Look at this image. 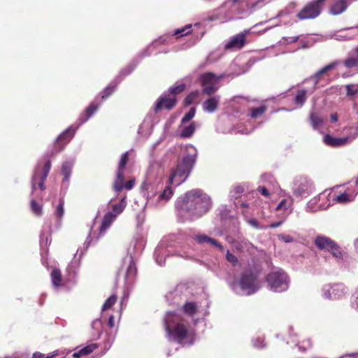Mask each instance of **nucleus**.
<instances>
[{"label":"nucleus","instance_id":"obj_1","mask_svg":"<svg viewBox=\"0 0 358 358\" xmlns=\"http://www.w3.org/2000/svg\"><path fill=\"white\" fill-rule=\"evenodd\" d=\"M210 198L202 189H194L187 192L178 201V207L184 212L200 217L211 207Z\"/></svg>","mask_w":358,"mask_h":358},{"label":"nucleus","instance_id":"obj_2","mask_svg":"<svg viewBox=\"0 0 358 358\" xmlns=\"http://www.w3.org/2000/svg\"><path fill=\"white\" fill-rule=\"evenodd\" d=\"M177 315L173 311H168L163 320L167 336L174 341L181 343L189 335L187 325L176 321Z\"/></svg>","mask_w":358,"mask_h":358},{"label":"nucleus","instance_id":"obj_3","mask_svg":"<svg viewBox=\"0 0 358 358\" xmlns=\"http://www.w3.org/2000/svg\"><path fill=\"white\" fill-rule=\"evenodd\" d=\"M194 163L195 159L193 156L187 155L185 157L182 162L177 165L176 168L171 171L168 180V184L173 185L175 178H178L179 180L177 181V184L180 185L189 176Z\"/></svg>","mask_w":358,"mask_h":358},{"label":"nucleus","instance_id":"obj_4","mask_svg":"<svg viewBox=\"0 0 358 358\" xmlns=\"http://www.w3.org/2000/svg\"><path fill=\"white\" fill-rule=\"evenodd\" d=\"M266 281L270 289L274 292H283L289 287V278L282 269L269 273L266 278Z\"/></svg>","mask_w":358,"mask_h":358},{"label":"nucleus","instance_id":"obj_5","mask_svg":"<svg viewBox=\"0 0 358 358\" xmlns=\"http://www.w3.org/2000/svg\"><path fill=\"white\" fill-rule=\"evenodd\" d=\"M327 0H313L306 3L296 14L300 20L317 18L322 13V7Z\"/></svg>","mask_w":358,"mask_h":358},{"label":"nucleus","instance_id":"obj_6","mask_svg":"<svg viewBox=\"0 0 358 358\" xmlns=\"http://www.w3.org/2000/svg\"><path fill=\"white\" fill-rule=\"evenodd\" d=\"M51 167V162L50 159L46 160L43 164L39 163L34 171L31 179V189L34 192L36 185L38 188L43 191L45 189V180H46Z\"/></svg>","mask_w":358,"mask_h":358},{"label":"nucleus","instance_id":"obj_7","mask_svg":"<svg viewBox=\"0 0 358 358\" xmlns=\"http://www.w3.org/2000/svg\"><path fill=\"white\" fill-rule=\"evenodd\" d=\"M316 247L321 250H327L337 259L343 258V253L339 245L332 239L324 236H317L314 240Z\"/></svg>","mask_w":358,"mask_h":358},{"label":"nucleus","instance_id":"obj_8","mask_svg":"<svg viewBox=\"0 0 358 358\" xmlns=\"http://www.w3.org/2000/svg\"><path fill=\"white\" fill-rule=\"evenodd\" d=\"M241 289L248 295L255 294L259 289L257 285V274L249 270L241 273L239 282Z\"/></svg>","mask_w":358,"mask_h":358},{"label":"nucleus","instance_id":"obj_9","mask_svg":"<svg viewBox=\"0 0 358 358\" xmlns=\"http://www.w3.org/2000/svg\"><path fill=\"white\" fill-rule=\"evenodd\" d=\"M324 290V296L331 300L340 299L346 294V287L343 283L329 285Z\"/></svg>","mask_w":358,"mask_h":358},{"label":"nucleus","instance_id":"obj_10","mask_svg":"<svg viewBox=\"0 0 358 358\" xmlns=\"http://www.w3.org/2000/svg\"><path fill=\"white\" fill-rule=\"evenodd\" d=\"M74 131L71 129H67L62 133L55 142L52 155H55L61 152L64 148L65 145L71 140Z\"/></svg>","mask_w":358,"mask_h":358},{"label":"nucleus","instance_id":"obj_11","mask_svg":"<svg viewBox=\"0 0 358 358\" xmlns=\"http://www.w3.org/2000/svg\"><path fill=\"white\" fill-rule=\"evenodd\" d=\"M177 103V98L174 96L164 94L161 96L155 106V111L157 113L164 108L168 110H171Z\"/></svg>","mask_w":358,"mask_h":358},{"label":"nucleus","instance_id":"obj_12","mask_svg":"<svg viewBox=\"0 0 358 358\" xmlns=\"http://www.w3.org/2000/svg\"><path fill=\"white\" fill-rule=\"evenodd\" d=\"M249 32V30H244L243 32L231 37L224 45L225 50L241 49L246 43L245 38Z\"/></svg>","mask_w":358,"mask_h":358},{"label":"nucleus","instance_id":"obj_13","mask_svg":"<svg viewBox=\"0 0 358 358\" xmlns=\"http://www.w3.org/2000/svg\"><path fill=\"white\" fill-rule=\"evenodd\" d=\"M355 137L337 138L330 134H326L324 136V142L327 145L333 148H338L345 145L348 142H351Z\"/></svg>","mask_w":358,"mask_h":358},{"label":"nucleus","instance_id":"obj_14","mask_svg":"<svg viewBox=\"0 0 358 358\" xmlns=\"http://www.w3.org/2000/svg\"><path fill=\"white\" fill-rule=\"evenodd\" d=\"M348 7L345 0H336L329 8V12L334 15H338L343 13Z\"/></svg>","mask_w":358,"mask_h":358},{"label":"nucleus","instance_id":"obj_15","mask_svg":"<svg viewBox=\"0 0 358 358\" xmlns=\"http://www.w3.org/2000/svg\"><path fill=\"white\" fill-rule=\"evenodd\" d=\"M222 78L223 75L217 76L211 72H208L202 74L200 79L201 85H206L208 84L217 85V82Z\"/></svg>","mask_w":358,"mask_h":358},{"label":"nucleus","instance_id":"obj_16","mask_svg":"<svg viewBox=\"0 0 358 358\" xmlns=\"http://www.w3.org/2000/svg\"><path fill=\"white\" fill-rule=\"evenodd\" d=\"M116 216L114 214H112V213H107L104 215L101 224L99 227V234L103 235L106 229L111 225V224L114 222L115 220Z\"/></svg>","mask_w":358,"mask_h":358},{"label":"nucleus","instance_id":"obj_17","mask_svg":"<svg viewBox=\"0 0 358 358\" xmlns=\"http://www.w3.org/2000/svg\"><path fill=\"white\" fill-rule=\"evenodd\" d=\"M98 348V345L96 343H91L87 345V346L83 348L78 351L74 352L72 355L73 358H81L84 356H87L92 352H93L95 350Z\"/></svg>","mask_w":358,"mask_h":358},{"label":"nucleus","instance_id":"obj_18","mask_svg":"<svg viewBox=\"0 0 358 358\" xmlns=\"http://www.w3.org/2000/svg\"><path fill=\"white\" fill-rule=\"evenodd\" d=\"M196 240L200 244L208 243L217 247L220 251L224 250V247L222 244L217 242V240L212 238L206 235H197L196 236Z\"/></svg>","mask_w":358,"mask_h":358},{"label":"nucleus","instance_id":"obj_19","mask_svg":"<svg viewBox=\"0 0 358 358\" xmlns=\"http://www.w3.org/2000/svg\"><path fill=\"white\" fill-rule=\"evenodd\" d=\"M218 103V98L215 96L210 97L203 102V108L208 113H213L217 110Z\"/></svg>","mask_w":358,"mask_h":358},{"label":"nucleus","instance_id":"obj_20","mask_svg":"<svg viewBox=\"0 0 358 358\" xmlns=\"http://www.w3.org/2000/svg\"><path fill=\"white\" fill-rule=\"evenodd\" d=\"M51 281L54 287H59L62 285V275L59 268L54 267L50 273Z\"/></svg>","mask_w":358,"mask_h":358},{"label":"nucleus","instance_id":"obj_21","mask_svg":"<svg viewBox=\"0 0 358 358\" xmlns=\"http://www.w3.org/2000/svg\"><path fill=\"white\" fill-rule=\"evenodd\" d=\"M124 171H117L116 178L113 182V187L115 192H120L123 189L124 185Z\"/></svg>","mask_w":358,"mask_h":358},{"label":"nucleus","instance_id":"obj_22","mask_svg":"<svg viewBox=\"0 0 358 358\" xmlns=\"http://www.w3.org/2000/svg\"><path fill=\"white\" fill-rule=\"evenodd\" d=\"M182 310L187 315L193 317L198 312V306L195 302L187 301L182 306Z\"/></svg>","mask_w":358,"mask_h":358},{"label":"nucleus","instance_id":"obj_23","mask_svg":"<svg viewBox=\"0 0 358 358\" xmlns=\"http://www.w3.org/2000/svg\"><path fill=\"white\" fill-rule=\"evenodd\" d=\"M338 64V62L336 61L334 62H331L327 66H325L324 68L319 70L317 72L315 73L313 76V79L315 84H317L320 80H321V76L324 74V73L327 72L328 71L334 69L337 64Z\"/></svg>","mask_w":358,"mask_h":358},{"label":"nucleus","instance_id":"obj_24","mask_svg":"<svg viewBox=\"0 0 358 358\" xmlns=\"http://www.w3.org/2000/svg\"><path fill=\"white\" fill-rule=\"evenodd\" d=\"M126 197H123L121 200L117 203L111 205L112 214H115L117 217L118 215L122 213L126 207Z\"/></svg>","mask_w":358,"mask_h":358},{"label":"nucleus","instance_id":"obj_25","mask_svg":"<svg viewBox=\"0 0 358 358\" xmlns=\"http://www.w3.org/2000/svg\"><path fill=\"white\" fill-rule=\"evenodd\" d=\"M100 103L96 101L92 102L90 106L85 109V117L82 119V123L86 122L99 108Z\"/></svg>","mask_w":358,"mask_h":358},{"label":"nucleus","instance_id":"obj_26","mask_svg":"<svg viewBox=\"0 0 358 358\" xmlns=\"http://www.w3.org/2000/svg\"><path fill=\"white\" fill-rule=\"evenodd\" d=\"M117 85L114 83H110L103 91L100 93L101 99L104 101L112 95L115 91Z\"/></svg>","mask_w":358,"mask_h":358},{"label":"nucleus","instance_id":"obj_27","mask_svg":"<svg viewBox=\"0 0 358 358\" xmlns=\"http://www.w3.org/2000/svg\"><path fill=\"white\" fill-rule=\"evenodd\" d=\"M192 31V24H187V25L185 26L184 27L176 29L173 32L172 36H176L177 38H178L181 36H187V35L191 34Z\"/></svg>","mask_w":358,"mask_h":358},{"label":"nucleus","instance_id":"obj_28","mask_svg":"<svg viewBox=\"0 0 358 358\" xmlns=\"http://www.w3.org/2000/svg\"><path fill=\"white\" fill-rule=\"evenodd\" d=\"M310 120L313 127L316 129L323 123V118L317 113H311L310 115Z\"/></svg>","mask_w":358,"mask_h":358},{"label":"nucleus","instance_id":"obj_29","mask_svg":"<svg viewBox=\"0 0 358 358\" xmlns=\"http://www.w3.org/2000/svg\"><path fill=\"white\" fill-rule=\"evenodd\" d=\"M73 164L69 162H66L62 164V173L64 176V181H68L72 171Z\"/></svg>","mask_w":358,"mask_h":358},{"label":"nucleus","instance_id":"obj_30","mask_svg":"<svg viewBox=\"0 0 358 358\" xmlns=\"http://www.w3.org/2000/svg\"><path fill=\"white\" fill-rule=\"evenodd\" d=\"M196 129L195 124L194 122H192L189 125L184 127V129L180 132V137L182 138H189L191 137L193 134L194 133Z\"/></svg>","mask_w":358,"mask_h":358},{"label":"nucleus","instance_id":"obj_31","mask_svg":"<svg viewBox=\"0 0 358 358\" xmlns=\"http://www.w3.org/2000/svg\"><path fill=\"white\" fill-rule=\"evenodd\" d=\"M267 110V107L266 106H262L258 108H251L249 109L250 113V116L252 118H257L262 116Z\"/></svg>","mask_w":358,"mask_h":358},{"label":"nucleus","instance_id":"obj_32","mask_svg":"<svg viewBox=\"0 0 358 358\" xmlns=\"http://www.w3.org/2000/svg\"><path fill=\"white\" fill-rule=\"evenodd\" d=\"M169 184L167 187L164 188L163 192L159 194V199L169 201L173 194V190Z\"/></svg>","mask_w":358,"mask_h":358},{"label":"nucleus","instance_id":"obj_33","mask_svg":"<svg viewBox=\"0 0 358 358\" xmlns=\"http://www.w3.org/2000/svg\"><path fill=\"white\" fill-rule=\"evenodd\" d=\"M186 85L184 83L179 84L176 86L171 87L169 89V94L176 97L177 94H181L185 91Z\"/></svg>","mask_w":358,"mask_h":358},{"label":"nucleus","instance_id":"obj_34","mask_svg":"<svg viewBox=\"0 0 358 358\" xmlns=\"http://www.w3.org/2000/svg\"><path fill=\"white\" fill-rule=\"evenodd\" d=\"M344 66L348 69L358 68V55L356 57H350L343 61Z\"/></svg>","mask_w":358,"mask_h":358},{"label":"nucleus","instance_id":"obj_35","mask_svg":"<svg viewBox=\"0 0 358 358\" xmlns=\"http://www.w3.org/2000/svg\"><path fill=\"white\" fill-rule=\"evenodd\" d=\"M117 299V297L115 294H113L109 298H108L102 306V310L105 311L108 309H110L113 307V306L116 303Z\"/></svg>","mask_w":358,"mask_h":358},{"label":"nucleus","instance_id":"obj_36","mask_svg":"<svg viewBox=\"0 0 358 358\" xmlns=\"http://www.w3.org/2000/svg\"><path fill=\"white\" fill-rule=\"evenodd\" d=\"M30 206L31 211L37 216L42 215V206L36 200L32 199L30 201Z\"/></svg>","mask_w":358,"mask_h":358},{"label":"nucleus","instance_id":"obj_37","mask_svg":"<svg viewBox=\"0 0 358 358\" xmlns=\"http://www.w3.org/2000/svg\"><path fill=\"white\" fill-rule=\"evenodd\" d=\"M59 355V350H55L48 355L43 354L40 352H35L33 353L31 358H54Z\"/></svg>","mask_w":358,"mask_h":358},{"label":"nucleus","instance_id":"obj_38","mask_svg":"<svg viewBox=\"0 0 358 358\" xmlns=\"http://www.w3.org/2000/svg\"><path fill=\"white\" fill-rule=\"evenodd\" d=\"M129 162V152H126L123 153L121 156V159L118 164V167L117 171H124V169Z\"/></svg>","mask_w":358,"mask_h":358},{"label":"nucleus","instance_id":"obj_39","mask_svg":"<svg viewBox=\"0 0 358 358\" xmlns=\"http://www.w3.org/2000/svg\"><path fill=\"white\" fill-rule=\"evenodd\" d=\"M198 96H199L198 91L192 92L185 97V99L184 100V105L185 106H187L192 104Z\"/></svg>","mask_w":358,"mask_h":358},{"label":"nucleus","instance_id":"obj_40","mask_svg":"<svg viewBox=\"0 0 358 358\" xmlns=\"http://www.w3.org/2000/svg\"><path fill=\"white\" fill-rule=\"evenodd\" d=\"M64 213V199H61L59 203L57 205L55 210V216L58 220H61Z\"/></svg>","mask_w":358,"mask_h":358},{"label":"nucleus","instance_id":"obj_41","mask_svg":"<svg viewBox=\"0 0 358 358\" xmlns=\"http://www.w3.org/2000/svg\"><path fill=\"white\" fill-rule=\"evenodd\" d=\"M335 201L340 203H345L352 201V197L350 196L349 194L344 192L336 196V197L335 198Z\"/></svg>","mask_w":358,"mask_h":358},{"label":"nucleus","instance_id":"obj_42","mask_svg":"<svg viewBox=\"0 0 358 358\" xmlns=\"http://www.w3.org/2000/svg\"><path fill=\"white\" fill-rule=\"evenodd\" d=\"M203 92L208 95H211L218 90L217 85L208 84L206 85H202Z\"/></svg>","mask_w":358,"mask_h":358},{"label":"nucleus","instance_id":"obj_43","mask_svg":"<svg viewBox=\"0 0 358 358\" xmlns=\"http://www.w3.org/2000/svg\"><path fill=\"white\" fill-rule=\"evenodd\" d=\"M306 99V91L305 90H300L295 96V102L298 104H303Z\"/></svg>","mask_w":358,"mask_h":358},{"label":"nucleus","instance_id":"obj_44","mask_svg":"<svg viewBox=\"0 0 358 358\" xmlns=\"http://www.w3.org/2000/svg\"><path fill=\"white\" fill-rule=\"evenodd\" d=\"M196 108H191L189 111L187 113L181 120V123L185 124L190 121L195 115Z\"/></svg>","mask_w":358,"mask_h":358},{"label":"nucleus","instance_id":"obj_45","mask_svg":"<svg viewBox=\"0 0 358 358\" xmlns=\"http://www.w3.org/2000/svg\"><path fill=\"white\" fill-rule=\"evenodd\" d=\"M345 89L348 96H354L358 92V89L354 85H347Z\"/></svg>","mask_w":358,"mask_h":358},{"label":"nucleus","instance_id":"obj_46","mask_svg":"<svg viewBox=\"0 0 358 358\" xmlns=\"http://www.w3.org/2000/svg\"><path fill=\"white\" fill-rule=\"evenodd\" d=\"M226 259L229 262L231 263L234 266L236 265L238 262V258L234 255L231 253L229 250H227V252Z\"/></svg>","mask_w":358,"mask_h":358},{"label":"nucleus","instance_id":"obj_47","mask_svg":"<svg viewBox=\"0 0 358 358\" xmlns=\"http://www.w3.org/2000/svg\"><path fill=\"white\" fill-rule=\"evenodd\" d=\"M135 182H136L135 178L129 180L124 184L123 189H126L127 190L131 189L134 187Z\"/></svg>","mask_w":358,"mask_h":358},{"label":"nucleus","instance_id":"obj_48","mask_svg":"<svg viewBox=\"0 0 358 358\" xmlns=\"http://www.w3.org/2000/svg\"><path fill=\"white\" fill-rule=\"evenodd\" d=\"M278 237L279 240L285 243H292L294 241V238L290 235L279 234Z\"/></svg>","mask_w":358,"mask_h":358},{"label":"nucleus","instance_id":"obj_49","mask_svg":"<svg viewBox=\"0 0 358 358\" xmlns=\"http://www.w3.org/2000/svg\"><path fill=\"white\" fill-rule=\"evenodd\" d=\"M352 308L358 310V289L355 292L352 301Z\"/></svg>","mask_w":358,"mask_h":358},{"label":"nucleus","instance_id":"obj_50","mask_svg":"<svg viewBox=\"0 0 358 358\" xmlns=\"http://www.w3.org/2000/svg\"><path fill=\"white\" fill-rule=\"evenodd\" d=\"M257 190L264 196L269 197L270 194L268 190L264 186H259Z\"/></svg>","mask_w":358,"mask_h":358},{"label":"nucleus","instance_id":"obj_51","mask_svg":"<svg viewBox=\"0 0 358 358\" xmlns=\"http://www.w3.org/2000/svg\"><path fill=\"white\" fill-rule=\"evenodd\" d=\"M247 243L245 241L238 242L235 245L236 249L240 252L243 251V245H246Z\"/></svg>","mask_w":358,"mask_h":358},{"label":"nucleus","instance_id":"obj_52","mask_svg":"<svg viewBox=\"0 0 358 358\" xmlns=\"http://www.w3.org/2000/svg\"><path fill=\"white\" fill-rule=\"evenodd\" d=\"M108 325L110 327V328H113L115 325V321H114V316L113 315H110L108 318Z\"/></svg>","mask_w":358,"mask_h":358},{"label":"nucleus","instance_id":"obj_53","mask_svg":"<svg viewBox=\"0 0 358 358\" xmlns=\"http://www.w3.org/2000/svg\"><path fill=\"white\" fill-rule=\"evenodd\" d=\"M282 221L273 222V223H271L269 225V228H272L273 229V228L278 227H280L282 224Z\"/></svg>","mask_w":358,"mask_h":358},{"label":"nucleus","instance_id":"obj_54","mask_svg":"<svg viewBox=\"0 0 358 358\" xmlns=\"http://www.w3.org/2000/svg\"><path fill=\"white\" fill-rule=\"evenodd\" d=\"M243 188L241 186H238L235 187V192L237 194H241L243 192Z\"/></svg>","mask_w":358,"mask_h":358},{"label":"nucleus","instance_id":"obj_55","mask_svg":"<svg viewBox=\"0 0 358 358\" xmlns=\"http://www.w3.org/2000/svg\"><path fill=\"white\" fill-rule=\"evenodd\" d=\"M338 120V115L336 113H334L331 115V121L332 122H335Z\"/></svg>","mask_w":358,"mask_h":358},{"label":"nucleus","instance_id":"obj_56","mask_svg":"<svg viewBox=\"0 0 358 358\" xmlns=\"http://www.w3.org/2000/svg\"><path fill=\"white\" fill-rule=\"evenodd\" d=\"M308 187H306V189H301V188H298L296 192L299 194H302L303 193H304L305 192L308 191Z\"/></svg>","mask_w":358,"mask_h":358},{"label":"nucleus","instance_id":"obj_57","mask_svg":"<svg viewBox=\"0 0 358 358\" xmlns=\"http://www.w3.org/2000/svg\"><path fill=\"white\" fill-rule=\"evenodd\" d=\"M249 222L254 227H257L258 223L257 221L255 219L250 220Z\"/></svg>","mask_w":358,"mask_h":358},{"label":"nucleus","instance_id":"obj_58","mask_svg":"<svg viewBox=\"0 0 358 358\" xmlns=\"http://www.w3.org/2000/svg\"><path fill=\"white\" fill-rule=\"evenodd\" d=\"M285 203V200H282L276 207V210H279L282 208V205Z\"/></svg>","mask_w":358,"mask_h":358},{"label":"nucleus","instance_id":"obj_59","mask_svg":"<svg viewBox=\"0 0 358 358\" xmlns=\"http://www.w3.org/2000/svg\"><path fill=\"white\" fill-rule=\"evenodd\" d=\"M133 270H134V268L133 265L130 264L127 269V274L129 273H130L131 271H132Z\"/></svg>","mask_w":358,"mask_h":358},{"label":"nucleus","instance_id":"obj_60","mask_svg":"<svg viewBox=\"0 0 358 358\" xmlns=\"http://www.w3.org/2000/svg\"><path fill=\"white\" fill-rule=\"evenodd\" d=\"M348 356L350 357V358H357V357L358 356V353L350 354Z\"/></svg>","mask_w":358,"mask_h":358},{"label":"nucleus","instance_id":"obj_61","mask_svg":"<svg viewBox=\"0 0 358 358\" xmlns=\"http://www.w3.org/2000/svg\"><path fill=\"white\" fill-rule=\"evenodd\" d=\"M355 52L358 55V46L355 49Z\"/></svg>","mask_w":358,"mask_h":358},{"label":"nucleus","instance_id":"obj_62","mask_svg":"<svg viewBox=\"0 0 358 358\" xmlns=\"http://www.w3.org/2000/svg\"><path fill=\"white\" fill-rule=\"evenodd\" d=\"M234 1H236L237 0H234Z\"/></svg>","mask_w":358,"mask_h":358},{"label":"nucleus","instance_id":"obj_63","mask_svg":"<svg viewBox=\"0 0 358 358\" xmlns=\"http://www.w3.org/2000/svg\"><path fill=\"white\" fill-rule=\"evenodd\" d=\"M357 27H358V24H357Z\"/></svg>","mask_w":358,"mask_h":358}]
</instances>
